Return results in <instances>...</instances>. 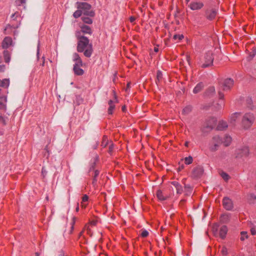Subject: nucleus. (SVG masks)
Masks as SVG:
<instances>
[{
    "label": "nucleus",
    "instance_id": "nucleus-1",
    "mask_svg": "<svg viewBox=\"0 0 256 256\" xmlns=\"http://www.w3.org/2000/svg\"><path fill=\"white\" fill-rule=\"evenodd\" d=\"M76 36L78 40L77 51L79 52H84V54L87 58L91 56L93 52L92 45L90 43L88 38L80 35V32H76Z\"/></svg>",
    "mask_w": 256,
    "mask_h": 256
},
{
    "label": "nucleus",
    "instance_id": "nucleus-2",
    "mask_svg": "<svg viewBox=\"0 0 256 256\" xmlns=\"http://www.w3.org/2000/svg\"><path fill=\"white\" fill-rule=\"evenodd\" d=\"M76 4L77 8L81 9L84 16L90 17H94L95 16V12L94 10H92V6L89 4L85 2H77Z\"/></svg>",
    "mask_w": 256,
    "mask_h": 256
},
{
    "label": "nucleus",
    "instance_id": "nucleus-3",
    "mask_svg": "<svg viewBox=\"0 0 256 256\" xmlns=\"http://www.w3.org/2000/svg\"><path fill=\"white\" fill-rule=\"evenodd\" d=\"M214 56L212 52H208L204 56L203 60L200 64V66L202 68H209L213 66Z\"/></svg>",
    "mask_w": 256,
    "mask_h": 256
},
{
    "label": "nucleus",
    "instance_id": "nucleus-4",
    "mask_svg": "<svg viewBox=\"0 0 256 256\" xmlns=\"http://www.w3.org/2000/svg\"><path fill=\"white\" fill-rule=\"evenodd\" d=\"M254 120V115L252 113L246 114L242 119V126L244 129L249 128Z\"/></svg>",
    "mask_w": 256,
    "mask_h": 256
},
{
    "label": "nucleus",
    "instance_id": "nucleus-5",
    "mask_svg": "<svg viewBox=\"0 0 256 256\" xmlns=\"http://www.w3.org/2000/svg\"><path fill=\"white\" fill-rule=\"evenodd\" d=\"M222 142V139L218 136H214L210 144L209 149L211 152L216 151L219 146Z\"/></svg>",
    "mask_w": 256,
    "mask_h": 256
},
{
    "label": "nucleus",
    "instance_id": "nucleus-6",
    "mask_svg": "<svg viewBox=\"0 0 256 256\" xmlns=\"http://www.w3.org/2000/svg\"><path fill=\"white\" fill-rule=\"evenodd\" d=\"M250 150L248 146H244L236 150V157L242 158L247 157L249 155Z\"/></svg>",
    "mask_w": 256,
    "mask_h": 256
},
{
    "label": "nucleus",
    "instance_id": "nucleus-7",
    "mask_svg": "<svg viewBox=\"0 0 256 256\" xmlns=\"http://www.w3.org/2000/svg\"><path fill=\"white\" fill-rule=\"evenodd\" d=\"M112 92L114 93V100H110L108 102V104L109 105V108H108V112L109 114H112L113 113V110L115 108V105L114 104L118 102L117 96H116V93L115 91L113 90Z\"/></svg>",
    "mask_w": 256,
    "mask_h": 256
},
{
    "label": "nucleus",
    "instance_id": "nucleus-8",
    "mask_svg": "<svg viewBox=\"0 0 256 256\" xmlns=\"http://www.w3.org/2000/svg\"><path fill=\"white\" fill-rule=\"evenodd\" d=\"M14 46L12 40L10 36H6L2 40L1 46L3 49L6 50L10 46Z\"/></svg>",
    "mask_w": 256,
    "mask_h": 256
},
{
    "label": "nucleus",
    "instance_id": "nucleus-9",
    "mask_svg": "<svg viewBox=\"0 0 256 256\" xmlns=\"http://www.w3.org/2000/svg\"><path fill=\"white\" fill-rule=\"evenodd\" d=\"M216 124V120L214 118H210L207 123L206 124V126L204 128V130H212Z\"/></svg>",
    "mask_w": 256,
    "mask_h": 256
},
{
    "label": "nucleus",
    "instance_id": "nucleus-10",
    "mask_svg": "<svg viewBox=\"0 0 256 256\" xmlns=\"http://www.w3.org/2000/svg\"><path fill=\"white\" fill-rule=\"evenodd\" d=\"M234 85V80L232 78L226 79L222 84V88L224 90H228L231 88Z\"/></svg>",
    "mask_w": 256,
    "mask_h": 256
},
{
    "label": "nucleus",
    "instance_id": "nucleus-11",
    "mask_svg": "<svg viewBox=\"0 0 256 256\" xmlns=\"http://www.w3.org/2000/svg\"><path fill=\"white\" fill-rule=\"evenodd\" d=\"M222 205L225 209L230 210L233 208L232 200L228 197H224L222 200Z\"/></svg>",
    "mask_w": 256,
    "mask_h": 256
},
{
    "label": "nucleus",
    "instance_id": "nucleus-12",
    "mask_svg": "<svg viewBox=\"0 0 256 256\" xmlns=\"http://www.w3.org/2000/svg\"><path fill=\"white\" fill-rule=\"evenodd\" d=\"M204 173L203 167L198 166L194 168L192 170V176L194 178H197L200 177Z\"/></svg>",
    "mask_w": 256,
    "mask_h": 256
},
{
    "label": "nucleus",
    "instance_id": "nucleus-13",
    "mask_svg": "<svg viewBox=\"0 0 256 256\" xmlns=\"http://www.w3.org/2000/svg\"><path fill=\"white\" fill-rule=\"evenodd\" d=\"M217 13L218 12L216 9L208 10L206 12V18L210 20H212L215 18Z\"/></svg>",
    "mask_w": 256,
    "mask_h": 256
},
{
    "label": "nucleus",
    "instance_id": "nucleus-14",
    "mask_svg": "<svg viewBox=\"0 0 256 256\" xmlns=\"http://www.w3.org/2000/svg\"><path fill=\"white\" fill-rule=\"evenodd\" d=\"M80 30L78 32H80V34L82 32L83 34H91L92 32V28L89 26L84 24L80 25Z\"/></svg>",
    "mask_w": 256,
    "mask_h": 256
},
{
    "label": "nucleus",
    "instance_id": "nucleus-15",
    "mask_svg": "<svg viewBox=\"0 0 256 256\" xmlns=\"http://www.w3.org/2000/svg\"><path fill=\"white\" fill-rule=\"evenodd\" d=\"M218 96L220 101L216 104V108L217 110L221 109L224 106V102L223 100L224 98V94L220 92H218Z\"/></svg>",
    "mask_w": 256,
    "mask_h": 256
},
{
    "label": "nucleus",
    "instance_id": "nucleus-16",
    "mask_svg": "<svg viewBox=\"0 0 256 256\" xmlns=\"http://www.w3.org/2000/svg\"><path fill=\"white\" fill-rule=\"evenodd\" d=\"M204 4L200 2H192L190 4L189 6L192 10H198L202 8Z\"/></svg>",
    "mask_w": 256,
    "mask_h": 256
},
{
    "label": "nucleus",
    "instance_id": "nucleus-17",
    "mask_svg": "<svg viewBox=\"0 0 256 256\" xmlns=\"http://www.w3.org/2000/svg\"><path fill=\"white\" fill-rule=\"evenodd\" d=\"M215 94V88L214 86L208 88L204 92V96L206 97H211Z\"/></svg>",
    "mask_w": 256,
    "mask_h": 256
},
{
    "label": "nucleus",
    "instance_id": "nucleus-18",
    "mask_svg": "<svg viewBox=\"0 0 256 256\" xmlns=\"http://www.w3.org/2000/svg\"><path fill=\"white\" fill-rule=\"evenodd\" d=\"M2 54L5 62L8 64L10 60L11 52L7 50H4Z\"/></svg>",
    "mask_w": 256,
    "mask_h": 256
},
{
    "label": "nucleus",
    "instance_id": "nucleus-19",
    "mask_svg": "<svg viewBox=\"0 0 256 256\" xmlns=\"http://www.w3.org/2000/svg\"><path fill=\"white\" fill-rule=\"evenodd\" d=\"M228 232V228L226 226H222L220 230L219 236L222 239H224Z\"/></svg>",
    "mask_w": 256,
    "mask_h": 256
},
{
    "label": "nucleus",
    "instance_id": "nucleus-20",
    "mask_svg": "<svg viewBox=\"0 0 256 256\" xmlns=\"http://www.w3.org/2000/svg\"><path fill=\"white\" fill-rule=\"evenodd\" d=\"M18 28V26H13L10 24H8L4 29V32L5 34H10L12 32L13 29H16Z\"/></svg>",
    "mask_w": 256,
    "mask_h": 256
},
{
    "label": "nucleus",
    "instance_id": "nucleus-21",
    "mask_svg": "<svg viewBox=\"0 0 256 256\" xmlns=\"http://www.w3.org/2000/svg\"><path fill=\"white\" fill-rule=\"evenodd\" d=\"M81 66H74L73 70L75 74L77 76H82L84 74V71L80 67Z\"/></svg>",
    "mask_w": 256,
    "mask_h": 256
},
{
    "label": "nucleus",
    "instance_id": "nucleus-22",
    "mask_svg": "<svg viewBox=\"0 0 256 256\" xmlns=\"http://www.w3.org/2000/svg\"><path fill=\"white\" fill-rule=\"evenodd\" d=\"M156 194L157 198L160 200H166L168 198V196L166 195L164 196L162 192L160 190H157Z\"/></svg>",
    "mask_w": 256,
    "mask_h": 256
},
{
    "label": "nucleus",
    "instance_id": "nucleus-23",
    "mask_svg": "<svg viewBox=\"0 0 256 256\" xmlns=\"http://www.w3.org/2000/svg\"><path fill=\"white\" fill-rule=\"evenodd\" d=\"M204 85L202 82H199L194 88L193 92L194 94H197L200 92L204 88Z\"/></svg>",
    "mask_w": 256,
    "mask_h": 256
},
{
    "label": "nucleus",
    "instance_id": "nucleus-24",
    "mask_svg": "<svg viewBox=\"0 0 256 256\" xmlns=\"http://www.w3.org/2000/svg\"><path fill=\"white\" fill-rule=\"evenodd\" d=\"M228 128L227 123L224 121L220 122L217 126V129L219 130H222Z\"/></svg>",
    "mask_w": 256,
    "mask_h": 256
},
{
    "label": "nucleus",
    "instance_id": "nucleus-25",
    "mask_svg": "<svg viewBox=\"0 0 256 256\" xmlns=\"http://www.w3.org/2000/svg\"><path fill=\"white\" fill-rule=\"evenodd\" d=\"M90 18L91 17L88 16H83L81 18V19L84 24H92L93 22L92 20Z\"/></svg>",
    "mask_w": 256,
    "mask_h": 256
},
{
    "label": "nucleus",
    "instance_id": "nucleus-26",
    "mask_svg": "<svg viewBox=\"0 0 256 256\" xmlns=\"http://www.w3.org/2000/svg\"><path fill=\"white\" fill-rule=\"evenodd\" d=\"M10 84V80L9 79L4 78L2 80H0V87H5L7 88Z\"/></svg>",
    "mask_w": 256,
    "mask_h": 256
},
{
    "label": "nucleus",
    "instance_id": "nucleus-27",
    "mask_svg": "<svg viewBox=\"0 0 256 256\" xmlns=\"http://www.w3.org/2000/svg\"><path fill=\"white\" fill-rule=\"evenodd\" d=\"M192 192V188L190 185L184 184V192L186 196H190Z\"/></svg>",
    "mask_w": 256,
    "mask_h": 256
},
{
    "label": "nucleus",
    "instance_id": "nucleus-28",
    "mask_svg": "<svg viewBox=\"0 0 256 256\" xmlns=\"http://www.w3.org/2000/svg\"><path fill=\"white\" fill-rule=\"evenodd\" d=\"M88 200V196L86 194H84L82 197V200L81 204V206L82 208H86V204H85L86 202H87Z\"/></svg>",
    "mask_w": 256,
    "mask_h": 256
},
{
    "label": "nucleus",
    "instance_id": "nucleus-29",
    "mask_svg": "<svg viewBox=\"0 0 256 256\" xmlns=\"http://www.w3.org/2000/svg\"><path fill=\"white\" fill-rule=\"evenodd\" d=\"M230 220V216L228 214H222L220 217V221L222 223H227Z\"/></svg>",
    "mask_w": 256,
    "mask_h": 256
},
{
    "label": "nucleus",
    "instance_id": "nucleus-30",
    "mask_svg": "<svg viewBox=\"0 0 256 256\" xmlns=\"http://www.w3.org/2000/svg\"><path fill=\"white\" fill-rule=\"evenodd\" d=\"M108 144V140L106 136H104L102 137V140L101 144V146L103 148H106Z\"/></svg>",
    "mask_w": 256,
    "mask_h": 256
},
{
    "label": "nucleus",
    "instance_id": "nucleus-31",
    "mask_svg": "<svg viewBox=\"0 0 256 256\" xmlns=\"http://www.w3.org/2000/svg\"><path fill=\"white\" fill-rule=\"evenodd\" d=\"M192 110V108L190 106H186L182 110V113L184 115H186L190 114Z\"/></svg>",
    "mask_w": 256,
    "mask_h": 256
},
{
    "label": "nucleus",
    "instance_id": "nucleus-32",
    "mask_svg": "<svg viewBox=\"0 0 256 256\" xmlns=\"http://www.w3.org/2000/svg\"><path fill=\"white\" fill-rule=\"evenodd\" d=\"M232 141V138L230 136H225V140L223 142L225 146H229L231 142Z\"/></svg>",
    "mask_w": 256,
    "mask_h": 256
},
{
    "label": "nucleus",
    "instance_id": "nucleus-33",
    "mask_svg": "<svg viewBox=\"0 0 256 256\" xmlns=\"http://www.w3.org/2000/svg\"><path fill=\"white\" fill-rule=\"evenodd\" d=\"M82 14L81 9H78L76 10L73 14V16L74 18H80Z\"/></svg>",
    "mask_w": 256,
    "mask_h": 256
},
{
    "label": "nucleus",
    "instance_id": "nucleus-34",
    "mask_svg": "<svg viewBox=\"0 0 256 256\" xmlns=\"http://www.w3.org/2000/svg\"><path fill=\"white\" fill-rule=\"evenodd\" d=\"M220 175L222 177V178L226 181L228 180L230 178V176H228V174L225 172H221L220 173Z\"/></svg>",
    "mask_w": 256,
    "mask_h": 256
},
{
    "label": "nucleus",
    "instance_id": "nucleus-35",
    "mask_svg": "<svg viewBox=\"0 0 256 256\" xmlns=\"http://www.w3.org/2000/svg\"><path fill=\"white\" fill-rule=\"evenodd\" d=\"M241 236H240V240L242 241H244L246 238H248V234L246 232L242 231L240 232Z\"/></svg>",
    "mask_w": 256,
    "mask_h": 256
},
{
    "label": "nucleus",
    "instance_id": "nucleus-36",
    "mask_svg": "<svg viewBox=\"0 0 256 256\" xmlns=\"http://www.w3.org/2000/svg\"><path fill=\"white\" fill-rule=\"evenodd\" d=\"M193 158L192 156H189L184 158V163L186 164H190L192 162Z\"/></svg>",
    "mask_w": 256,
    "mask_h": 256
},
{
    "label": "nucleus",
    "instance_id": "nucleus-37",
    "mask_svg": "<svg viewBox=\"0 0 256 256\" xmlns=\"http://www.w3.org/2000/svg\"><path fill=\"white\" fill-rule=\"evenodd\" d=\"M246 103L248 104V107L249 108H250V109L253 108L254 107V106L253 105L252 100V98H248L246 100Z\"/></svg>",
    "mask_w": 256,
    "mask_h": 256
},
{
    "label": "nucleus",
    "instance_id": "nucleus-38",
    "mask_svg": "<svg viewBox=\"0 0 256 256\" xmlns=\"http://www.w3.org/2000/svg\"><path fill=\"white\" fill-rule=\"evenodd\" d=\"M162 72L158 70L157 72V74H156L157 80L156 81V82L157 83L158 82H159L162 79Z\"/></svg>",
    "mask_w": 256,
    "mask_h": 256
},
{
    "label": "nucleus",
    "instance_id": "nucleus-39",
    "mask_svg": "<svg viewBox=\"0 0 256 256\" xmlns=\"http://www.w3.org/2000/svg\"><path fill=\"white\" fill-rule=\"evenodd\" d=\"M238 114H239L238 112L232 114L230 117V122H234L237 118L238 115Z\"/></svg>",
    "mask_w": 256,
    "mask_h": 256
},
{
    "label": "nucleus",
    "instance_id": "nucleus-40",
    "mask_svg": "<svg viewBox=\"0 0 256 256\" xmlns=\"http://www.w3.org/2000/svg\"><path fill=\"white\" fill-rule=\"evenodd\" d=\"M176 193L178 194H182L183 192V188L182 186L180 184L176 188Z\"/></svg>",
    "mask_w": 256,
    "mask_h": 256
},
{
    "label": "nucleus",
    "instance_id": "nucleus-41",
    "mask_svg": "<svg viewBox=\"0 0 256 256\" xmlns=\"http://www.w3.org/2000/svg\"><path fill=\"white\" fill-rule=\"evenodd\" d=\"M184 38V36H183V34H175L173 36V38L174 40L178 39L180 40H182Z\"/></svg>",
    "mask_w": 256,
    "mask_h": 256
},
{
    "label": "nucleus",
    "instance_id": "nucleus-42",
    "mask_svg": "<svg viewBox=\"0 0 256 256\" xmlns=\"http://www.w3.org/2000/svg\"><path fill=\"white\" fill-rule=\"evenodd\" d=\"M218 225L217 224H214L212 226V232L214 234H216L218 230Z\"/></svg>",
    "mask_w": 256,
    "mask_h": 256
},
{
    "label": "nucleus",
    "instance_id": "nucleus-43",
    "mask_svg": "<svg viewBox=\"0 0 256 256\" xmlns=\"http://www.w3.org/2000/svg\"><path fill=\"white\" fill-rule=\"evenodd\" d=\"M76 217H73L72 218V226H71V230H70V234H72V231H73V230H74V224L76 222Z\"/></svg>",
    "mask_w": 256,
    "mask_h": 256
},
{
    "label": "nucleus",
    "instance_id": "nucleus-44",
    "mask_svg": "<svg viewBox=\"0 0 256 256\" xmlns=\"http://www.w3.org/2000/svg\"><path fill=\"white\" fill-rule=\"evenodd\" d=\"M74 61L76 62L75 64H74V66H82V60L81 58L78 59V60H74Z\"/></svg>",
    "mask_w": 256,
    "mask_h": 256
},
{
    "label": "nucleus",
    "instance_id": "nucleus-45",
    "mask_svg": "<svg viewBox=\"0 0 256 256\" xmlns=\"http://www.w3.org/2000/svg\"><path fill=\"white\" fill-rule=\"evenodd\" d=\"M114 150V144L112 142L109 146L108 152L110 154H112Z\"/></svg>",
    "mask_w": 256,
    "mask_h": 256
},
{
    "label": "nucleus",
    "instance_id": "nucleus-46",
    "mask_svg": "<svg viewBox=\"0 0 256 256\" xmlns=\"http://www.w3.org/2000/svg\"><path fill=\"white\" fill-rule=\"evenodd\" d=\"M141 236L143 238H146L148 235V232L146 230H144L141 233Z\"/></svg>",
    "mask_w": 256,
    "mask_h": 256
},
{
    "label": "nucleus",
    "instance_id": "nucleus-47",
    "mask_svg": "<svg viewBox=\"0 0 256 256\" xmlns=\"http://www.w3.org/2000/svg\"><path fill=\"white\" fill-rule=\"evenodd\" d=\"M0 122L4 125V126H6V120L5 118L2 117L1 115V114H0Z\"/></svg>",
    "mask_w": 256,
    "mask_h": 256
},
{
    "label": "nucleus",
    "instance_id": "nucleus-48",
    "mask_svg": "<svg viewBox=\"0 0 256 256\" xmlns=\"http://www.w3.org/2000/svg\"><path fill=\"white\" fill-rule=\"evenodd\" d=\"M256 54V47L254 48L252 50V51L250 52V55L252 58L254 57Z\"/></svg>",
    "mask_w": 256,
    "mask_h": 256
},
{
    "label": "nucleus",
    "instance_id": "nucleus-49",
    "mask_svg": "<svg viewBox=\"0 0 256 256\" xmlns=\"http://www.w3.org/2000/svg\"><path fill=\"white\" fill-rule=\"evenodd\" d=\"M16 3L18 6H20L26 3V0H16Z\"/></svg>",
    "mask_w": 256,
    "mask_h": 256
},
{
    "label": "nucleus",
    "instance_id": "nucleus-50",
    "mask_svg": "<svg viewBox=\"0 0 256 256\" xmlns=\"http://www.w3.org/2000/svg\"><path fill=\"white\" fill-rule=\"evenodd\" d=\"M73 58L74 60H76L81 58L79 56L78 54L77 53H74L73 55Z\"/></svg>",
    "mask_w": 256,
    "mask_h": 256
},
{
    "label": "nucleus",
    "instance_id": "nucleus-51",
    "mask_svg": "<svg viewBox=\"0 0 256 256\" xmlns=\"http://www.w3.org/2000/svg\"><path fill=\"white\" fill-rule=\"evenodd\" d=\"M46 174H47L46 170V169L44 168V167H42V175L44 178L45 177Z\"/></svg>",
    "mask_w": 256,
    "mask_h": 256
},
{
    "label": "nucleus",
    "instance_id": "nucleus-52",
    "mask_svg": "<svg viewBox=\"0 0 256 256\" xmlns=\"http://www.w3.org/2000/svg\"><path fill=\"white\" fill-rule=\"evenodd\" d=\"M0 99L4 100L5 102L6 101V97L2 94L1 89H0Z\"/></svg>",
    "mask_w": 256,
    "mask_h": 256
},
{
    "label": "nucleus",
    "instance_id": "nucleus-53",
    "mask_svg": "<svg viewBox=\"0 0 256 256\" xmlns=\"http://www.w3.org/2000/svg\"><path fill=\"white\" fill-rule=\"evenodd\" d=\"M0 109L4 110H6V104H4V103H2V102H0Z\"/></svg>",
    "mask_w": 256,
    "mask_h": 256
},
{
    "label": "nucleus",
    "instance_id": "nucleus-54",
    "mask_svg": "<svg viewBox=\"0 0 256 256\" xmlns=\"http://www.w3.org/2000/svg\"><path fill=\"white\" fill-rule=\"evenodd\" d=\"M6 69V66L4 64L0 65V72H4Z\"/></svg>",
    "mask_w": 256,
    "mask_h": 256
},
{
    "label": "nucleus",
    "instance_id": "nucleus-55",
    "mask_svg": "<svg viewBox=\"0 0 256 256\" xmlns=\"http://www.w3.org/2000/svg\"><path fill=\"white\" fill-rule=\"evenodd\" d=\"M172 184L176 188H177L178 185H180V184L176 181H174L171 182Z\"/></svg>",
    "mask_w": 256,
    "mask_h": 256
},
{
    "label": "nucleus",
    "instance_id": "nucleus-56",
    "mask_svg": "<svg viewBox=\"0 0 256 256\" xmlns=\"http://www.w3.org/2000/svg\"><path fill=\"white\" fill-rule=\"evenodd\" d=\"M39 54H40V42H38V47H37V58H39Z\"/></svg>",
    "mask_w": 256,
    "mask_h": 256
},
{
    "label": "nucleus",
    "instance_id": "nucleus-57",
    "mask_svg": "<svg viewBox=\"0 0 256 256\" xmlns=\"http://www.w3.org/2000/svg\"><path fill=\"white\" fill-rule=\"evenodd\" d=\"M250 232L252 235L256 234V230L254 228H252L250 229Z\"/></svg>",
    "mask_w": 256,
    "mask_h": 256
},
{
    "label": "nucleus",
    "instance_id": "nucleus-58",
    "mask_svg": "<svg viewBox=\"0 0 256 256\" xmlns=\"http://www.w3.org/2000/svg\"><path fill=\"white\" fill-rule=\"evenodd\" d=\"M179 164H180V163H179ZM184 166L183 164L180 165V166L178 168V171L180 172V171L182 170V169H184Z\"/></svg>",
    "mask_w": 256,
    "mask_h": 256
},
{
    "label": "nucleus",
    "instance_id": "nucleus-59",
    "mask_svg": "<svg viewBox=\"0 0 256 256\" xmlns=\"http://www.w3.org/2000/svg\"><path fill=\"white\" fill-rule=\"evenodd\" d=\"M94 176L95 178H96L98 176L100 172L98 170H96L94 172Z\"/></svg>",
    "mask_w": 256,
    "mask_h": 256
},
{
    "label": "nucleus",
    "instance_id": "nucleus-60",
    "mask_svg": "<svg viewBox=\"0 0 256 256\" xmlns=\"http://www.w3.org/2000/svg\"><path fill=\"white\" fill-rule=\"evenodd\" d=\"M136 20L134 16H132L130 18V22H133Z\"/></svg>",
    "mask_w": 256,
    "mask_h": 256
},
{
    "label": "nucleus",
    "instance_id": "nucleus-61",
    "mask_svg": "<svg viewBox=\"0 0 256 256\" xmlns=\"http://www.w3.org/2000/svg\"><path fill=\"white\" fill-rule=\"evenodd\" d=\"M186 60H187V62H188V64L189 65H190V56H188V55H186Z\"/></svg>",
    "mask_w": 256,
    "mask_h": 256
},
{
    "label": "nucleus",
    "instance_id": "nucleus-62",
    "mask_svg": "<svg viewBox=\"0 0 256 256\" xmlns=\"http://www.w3.org/2000/svg\"><path fill=\"white\" fill-rule=\"evenodd\" d=\"M96 180H97L96 178H95L94 176L93 180H92V182L94 185L96 184Z\"/></svg>",
    "mask_w": 256,
    "mask_h": 256
},
{
    "label": "nucleus",
    "instance_id": "nucleus-63",
    "mask_svg": "<svg viewBox=\"0 0 256 256\" xmlns=\"http://www.w3.org/2000/svg\"><path fill=\"white\" fill-rule=\"evenodd\" d=\"M250 196L251 198H252L253 200H255L256 198V196L254 195V194H250Z\"/></svg>",
    "mask_w": 256,
    "mask_h": 256
},
{
    "label": "nucleus",
    "instance_id": "nucleus-64",
    "mask_svg": "<svg viewBox=\"0 0 256 256\" xmlns=\"http://www.w3.org/2000/svg\"><path fill=\"white\" fill-rule=\"evenodd\" d=\"M79 210V204L78 203H77V204H76V212H78Z\"/></svg>",
    "mask_w": 256,
    "mask_h": 256
}]
</instances>
